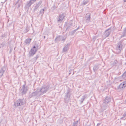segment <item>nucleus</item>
<instances>
[{
	"mask_svg": "<svg viewBox=\"0 0 126 126\" xmlns=\"http://www.w3.org/2000/svg\"><path fill=\"white\" fill-rule=\"evenodd\" d=\"M111 101V98L107 96L103 100V102L101 105V108L103 110H106L108 106V103Z\"/></svg>",
	"mask_w": 126,
	"mask_h": 126,
	"instance_id": "1",
	"label": "nucleus"
},
{
	"mask_svg": "<svg viewBox=\"0 0 126 126\" xmlns=\"http://www.w3.org/2000/svg\"><path fill=\"white\" fill-rule=\"evenodd\" d=\"M38 46L37 45L32 47L29 52V57H32L35 53L37 50L39 49Z\"/></svg>",
	"mask_w": 126,
	"mask_h": 126,
	"instance_id": "2",
	"label": "nucleus"
},
{
	"mask_svg": "<svg viewBox=\"0 0 126 126\" xmlns=\"http://www.w3.org/2000/svg\"><path fill=\"white\" fill-rule=\"evenodd\" d=\"M49 86L48 85H44L39 90L41 95L46 93L49 89Z\"/></svg>",
	"mask_w": 126,
	"mask_h": 126,
	"instance_id": "3",
	"label": "nucleus"
},
{
	"mask_svg": "<svg viewBox=\"0 0 126 126\" xmlns=\"http://www.w3.org/2000/svg\"><path fill=\"white\" fill-rule=\"evenodd\" d=\"M25 103V101L23 99H19L15 103L14 105L15 106H20L23 105Z\"/></svg>",
	"mask_w": 126,
	"mask_h": 126,
	"instance_id": "4",
	"label": "nucleus"
},
{
	"mask_svg": "<svg viewBox=\"0 0 126 126\" xmlns=\"http://www.w3.org/2000/svg\"><path fill=\"white\" fill-rule=\"evenodd\" d=\"M65 17L64 14L62 13L59 15V16L57 18V22L58 23H60L61 22Z\"/></svg>",
	"mask_w": 126,
	"mask_h": 126,
	"instance_id": "5",
	"label": "nucleus"
},
{
	"mask_svg": "<svg viewBox=\"0 0 126 126\" xmlns=\"http://www.w3.org/2000/svg\"><path fill=\"white\" fill-rule=\"evenodd\" d=\"M65 17L64 14L62 13L59 15V16L57 18V22L58 23H60L61 22Z\"/></svg>",
	"mask_w": 126,
	"mask_h": 126,
	"instance_id": "6",
	"label": "nucleus"
},
{
	"mask_svg": "<svg viewBox=\"0 0 126 126\" xmlns=\"http://www.w3.org/2000/svg\"><path fill=\"white\" fill-rule=\"evenodd\" d=\"M69 90L68 89L66 93V95L65 96L64 99L65 103H68L69 101V97H68V94H69Z\"/></svg>",
	"mask_w": 126,
	"mask_h": 126,
	"instance_id": "7",
	"label": "nucleus"
},
{
	"mask_svg": "<svg viewBox=\"0 0 126 126\" xmlns=\"http://www.w3.org/2000/svg\"><path fill=\"white\" fill-rule=\"evenodd\" d=\"M28 88L25 87V85H23L21 90V92L22 95L25 94L28 90Z\"/></svg>",
	"mask_w": 126,
	"mask_h": 126,
	"instance_id": "8",
	"label": "nucleus"
},
{
	"mask_svg": "<svg viewBox=\"0 0 126 126\" xmlns=\"http://www.w3.org/2000/svg\"><path fill=\"white\" fill-rule=\"evenodd\" d=\"M111 31L110 28H109L105 31L103 34L105 38L107 37L109 35Z\"/></svg>",
	"mask_w": 126,
	"mask_h": 126,
	"instance_id": "9",
	"label": "nucleus"
},
{
	"mask_svg": "<svg viewBox=\"0 0 126 126\" xmlns=\"http://www.w3.org/2000/svg\"><path fill=\"white\" fill-rule=\"evenodd\" d=\"M122 48V45L120 43H118L116 47L117 52V53H120L121 50Z\"/></svg>",
	"mask_w": 126,
	"mask_h": 126,
	"instance_id": "10",
	"label": "nucleus"
},
{
	"mask_svg": "<svg viewBox=\"0 0 126 126\" xmlns=\"http://www.w3.org/2000/svg\"><path fill=\"white\" fill-rule=\"evenodd\" d=\"M85 18L86 22L88 23L89 22L91 19V14H86Z\"/></svg>",
	"mask_w": 126,
	"mask_h": 126,
	"instance_id": "11",
	"label": "nucleus"
},
{
	"mask_svg": "<svg viewBox=\"0 0 126 126\" xmlns=\"http://www.w3.org/2000/svg\"><path fill=\"white\" fill-rule=\"evenodd\" d=\"M126 86V81H124L122 82L118 86V89H120L121 90L124 88Z\"/></svg>",
	"mask_w": 126,
	"mask_h": 126,
	"instance_id": "12",
	"label": "nucleus"
},
{
	"mask_svg": "<svg viewBox=\"0 0 126 126\" xmlns=\"http://www.w3.org/2000/svg\"><path fill=\"white\" fill-rule=\"evenodd\" d=\"M42 3V1L41 0H40L38 2H37L34 6V11H36L37 10V8L39 7Z\"/></svg>",
	"mask_w": 126,
	"mask_h": 126,
	"instance_id": "13",
	"label": "nucleus"
},
{
	"mask_svg": "<svg viewBox=\"0 0 126 126\" xmlns=\"http://www.w3.org/2000/svg\"><path fill=\"white\" fill-rule=\"evenodd\" d=\"M32 96H39L41 95L39 90H37L36 91L32 93Z\"/></svg>",
	"mask_w": 126,
	"mask_h": 126,
	"instance_id": "14",
	"label": "nucleus"
},
{
	"mask_svg": "<svg viewBox=\"0 0 126 126\" xmlns=\"http://www.w3.org/2000/svg\"><path fill=\"white\" fill-rule=\"evenodd\" d=\"M36 0H30L29 2H28L27 3L26 5L25 6L27 8H29L32 4Z\"/></svg>",
	"mask_w": 126,
	"mask_h": 126,
	"instance_id": "15",
	"label": "nucleus"
},
{
	"mask_svg": "<svg viewBox=\"0 0 126 126\" xmlns=\"http://www.w3.org/2000/svg\"><path fill=\"white\" fill-rule=\"evenodd\" d=\"M6 69V68L5 66L3 67L0 70V78L2 76L4 73Z\"/></svg>",
	"mask_w": 126,
	"mask_h": 126,
	"instance_id": "16",
	"label": "nucleus"
},
{
	"mask_svg": "<svg viewBox=\"0 0 126 126\" xmlns=\"http://www.w3.org/2000/svg\"><path fill=\"white\" fill-rule=\"evenodd\" d=\"M70 46L69 43L67 44L63 48V52L67 51L69 49Z\"/></svg>",
	"mask_w": 126,
	"mask_h": 126,
	"instance_id": "17",
	"label": "nucleus"
},
{
	"mask_svg": "<svg viewBox=\"0 0 126 126\" xmlns=\"http://www.w3.org/2000/svg\"><path fill=\"white\" fill-rule=\"evenodd\" d=\"M22 0H18L16 3V4H17L18 6L17 8L18 9L21 5L22 3Z\"/></svg>",
	"mask_w": 126,
	"mask_h": 126,
	"instance_id": "18",
	"label": "nucleus"
},
{
	"mask_svg": "<svg viewBox=\"0 0 126 126\" xmlns=\"http://www.w3.org/2000/svg\"><path fill=\"white\" fill-rule=\"evenodd\" d=\"M72 23H68L67 25V27L66 29V30H69L70 28L72 27L71 26H72Z\"/></svg>",
	"mask_w": 126,
	"mask_h": 126,
	"instance_id": "19",
	"label": "nucleus"
},
{
	"mask_svg": "<svg viewBox=\"0 0 126 126\" xmlns=\"http://www.w3.org/2000/svg\"><path fill=\"white\" fill-rule=\"evenodd\" d=\"M32 40L31 39L28 38L26 39L25 41V42L26 44H29L31 42Z\"/></svg>",
	"mask_w": 126,
	"mask_h": 126,
	"instance_id": "20",
	"label": "nucleus"
},
{
	"mask_svg": "<svg viewBox=\"0 0 126 126\" xmlns=\"http://www.w3.org/2000/svg\"><path fill=\"white\" fill-rule=\"evenodd\" d=\"M98 68V67L97 65H95L93 67V69L94 72L96 71Z\"/></svg>",
	"mask_w": 126,
	"mask_h": 126,
	"instance_id": "21",
	"label": "nucleus"
},
{
	"mask_svg": "<svg viewBox=\"0 0 126 126\" xmlns=\"http://www.w3.org/2000/svg\"><path fill=\"white\" fill-rule=\"evenodd\" d=\"M86 97L85 95H84L82 96V98L80 100V104H81L83 102L84 100L85 99Z\"/></svg>",
	"mask_w": 126,
	"mask_h": 126,
	"instance_id": "22",
	"label": "nucleus"
},
{
	"mask_svg": "<svg viewBox=\"0 0 126 126\" xmlns=\"http://www.w3.org/2000/svg\"><path fill=\"white\" fill-rule=\"evenodd\" d=\"M78 120L74 122L72 126H77L78 123Z\"/></svg>",
	"mask_w": 126,
	"mask_h": 126,
	"instance_id": "23",
	"label": "nucleus"
},
{
	"mask_svg": "<svg viewBox=\"0 0 126 126\" xmlns=\"http://www.w3.org/2000/svg\"><path fill=\"white\" fill-rule=\"evenodd\" d=\"M62 38V37H57L56 38L55 40L57 41H60V39H61Z\"/></svg>",
	"mask_w": 126,
	"mask_h": 126,
	"instance_id": "24",
	"label": "nucleus"
},
{
	"mask_svg": "<svg viewBox=\"0 0 126 126\" xmlns=\"http://www.w3.org/2000/svg\"><path fill=\"white\" fill-rule=\"evenodd\" d=\"M44 9H42L40 11V13L42 14V15H43L44 13Z\"/></svg>",
	"mask_w": 126,
	"mask_h": 126,
	"instance_id": "25",
	"label": "nucleus"
},
{
	"mask_svg": "<svg viewBox=\"0 0 126 126\" xmlns=\"http://www.w3.org/2000/svg\"><path fill=\"white\" fill-rule=\"evenodd\" d=\"M122 77L123 78H125L126 77V71L123 74Z\"/></svg>",
	"mask_w": 126,
	"mask_h": 126,
	"instance_id": "26",
	"label": "nucleus"
},
{
	"mask_svg": "<svg viewBox=\"0 0 126 126\" xmlns=\"http://www.w3.org/2000/svg\"><path fill=\"white\" fill-rule=\"evenodd\" d=\"M39 57V56L38 55H37L36 56L34 57L33 59L35 61H36L37 58Z\"/></svg>",
	"mask_w": 126,
	"mask_h": 126,
	"instance_id": "27",
	"label": "nucleus"
},
{
	"mask_svg": "<svg viewBox=\"0 0 126 126\" xmlns=\"http://www.w3.org/2000/svg\"><path fill=\"white\" fill-rule=\"evenodd\" d=\"M88 2L87 1H83L82 4V5H86L87 3Z\"/></svg>",
	"mask_w": 126,
	"mask_h": 126,
	"instance_id": "28",
	"label": "nucleus"
},
{
	"mask_svg": "<svg viewBox=\"0 0 126 126\" xmlns=\"http://www.w3.org/2000/svg\"><path fill=\"white\" fill-rule=\"evenodd\" d=\"M123 33L124 34L123 35H124V36L126 35V27L125 28V29H124Z\"/></svg>",
	"mask_w": 126,
	"mask_h": 126,
	"instance_id": "29",
	"label": "nucleus"
},
{
	"mask_svg": "<svg viewBox=\"0 0 126 126\" xmlns=\"http://www.w3.org/2000/svg\"><path fill=\"white\" fill-rule=\"evenodd\" d=\"M97 38V36H94L93 38V40L94 41H95Z\"/></svg>",
	"mask_w": 126,
	"mask_h": 126,
	"instance_id": "30",
	"label": "nucleus"
},
{
	"mask_svg": "<svg viewBox=\"0 0 126 126\" xmlns=\"http://www.w3.org/2000/svg\"><path fill=\"white\" fill-rule=\"evenodd\" d=\"M56 8V7L55 5H54L52 6V9L53 10H55Z\"/></svg>",
	"mask_w": 126,
	"mask_h": 126,
	"instance_id": "31",
	"label": "nucleus"
},
{
	"mask_svg": "<svg viewBox=\"0 0 126 126\" xmlns=\"http://www.w3.org/2000/svg\"><path fill=\"white\" fill-rule=\"evenodd\" d=\"M76 31H77V30H76L75 29V30H73L72 32H71L72 34H73L76 32Z\"/></svg>",
	"mask_w": 126,
	"mask_h": 126,
	"instance_id": "32",
	"label": "nucleus"
},
{
	"mask_svg": "<svg viewBox=\"0 0 126 126\" xmlns=\"http://www.w3.org/2000/svg\"><path fill=\"white\" fill-rule=\"evenodd\" d=\"M71 95V94L70 93V91H69V94H68V97H69V100H70V96Z\"/></svg>",
	"mask_w": 126,
	"mask_h": 126,
	"instance_id": "33",
	"label": "nucleus"
},
{
	"mask_svg": "<svg viewBox=\"0 0 126 126\" xmlns=\"http://www.w3.org/2000/svg\"><path fill=\"white\" fill-rule=\"evenodd\" d=\"M117 63V60H115L114 61V62L113 63V64H116Z\"/></svg>",
	"mask_w": 126,
	"mask_h": 126,
	"instance_id": "34",
	"label": "nucleus"
},
{
	"mask_svg": "<svg viewBox=\"0 0 126 126\" xmlns=\"http://www.w3.org/2000/svg\"><path fill=\"white\" fill-rule=\"evenodd\" d=\"M123 116H124V117H125L126 116V111H125L123 115Z\"/></svg>",
	"mask_w": 126,
	"mask_h": 126,
	"instance_id": "35",
	"label": "nucleus"
},
{
	"mask_svg": "<svg viewBox=\"0 0 126 126\" xmlns=\"http://www.w3.org/2000/svg\"><path fill=\"white\" fill-rule=\"evenodd\" d=\"M66 38V37H65L64 38H63L61 40L62 41H64Z\"/></svg>",
	"mask_w": 126,
	"mask_h": 126,
	"instance_id": "36",
	"label": "nucleus"
},
{
	"mask_svg": "<svg viewBox=\"0 0 126 126\" xmlns=\"http://www.w3.org/2000/svg\"><path fill=\"white\" fill-rule=\"evenodd\" d=\"M79 27H78V28H77L76 29V30L77 31L79 29Z\"/></svg>",
	"mask_w": 126,
	"mask_h": 126,
	"instance_id": "37",
	"label": "nucleus"
},
{
	"mask_svg": "<svg viewBox=\"0 0 126 126\" xmlns=\"http://www.w3.org/2000/svg\"><path fill=\"white\" fill-rule=\"evenodd\" d=\"M100 124V123H98L97 124V126H98Z\"/></svg>",
	"mask_w": 126,
	"mask_h": 126,
	"instance_id": "38",
	"label": "nucleus"
},
{
	"mask_svg": "<svg viewBox=\"0 0 126 126\" xmlns=\"http://www.w3.org/2000/svg\"><path fill=\"white\" fill-rule=\"evenodd\" d=\"M28 30H26V32H28Z\"/></svg>",
	"mask_w": 126,
	"mask_h": 126,
	"instance_id": "39",
	"label": "nucleus"
},
{
	"mask_svg": "<svg viewBox=\"0 0 126 126\" xmlns=\"http://www.w3.org/2000/svg\"><path fill=\"white\" fill-rule=\"evenodd\" d=\"M124 116H123V117H122L121 118V119H123V118H124Z\"/></svg>",
	"mask_w": 126,
	"mask_h": 126,
	"instance_id": "40",
	"label": "nucleus"
},
{
	"mask_svg": "<svg viewBox=\"0 0 126 126\" xmlns=\"http://www.w3.org/2000/svg\"><path fill=\"white\" fill-rule=\"evenodd\" d=\"M44 39H45V36H44Z\"/></svg>",
	"mask_w": 126,
	"mask_h": 126,
	"instance_id": "41",
	"label": "nucleus"
},
{
	"mask_svg": "<svg viewBox=\"0 0 126 126\" xmlns=\"http://www.w3.org/2000/svg\"><path fill=\"white\" fill-rule=\"evenodd\" d=\"M124 2H126V0H124Z\"/></svg>",
	"mask_w": 126,
	"mask_h": 126,
	"instance_id": "42",
	"label": "nucleus"
},
{
	"mask_svg": "<svg viewBox=\"0 0 126 126\" xmlns=\"http://www.w3.org/2000/svg\"><path fill=\"white\" fill-rule=\"evenodd\" d=\"M125 119H126V118H125V119H124V120H125Z\"/></svg>",
	"mask_w": 126,
	"mask_h": 126,
	"instance_id": "43",
	"label": "nucleus"
},
{
	"mask_svg": "<svg viewBox=\"0 0 126 126\" xmlns=\"http://www.w3.org/2000/svg\"><path fill=\"white\" fill-rule=\"evenodd\" d=\"M1 48V47H0V48Z\"/></svg>",
	"mask_w": 126,
	"mask_h": 126,
	"instance_id": "44",
	"label": "nucleus"
}]
</instances>
